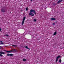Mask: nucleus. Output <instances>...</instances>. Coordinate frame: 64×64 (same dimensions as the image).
I'll return each mask as SVG.
<instances>
[{
  "instance_id": "1",
  "label": "nucleus",
  "mask_w": 64,
  "mask_h": 64,
  "mask_svg": "<svg viewBox=\"0 0 64 64\" xmlns=\"http://www.w3.org/2000/svg\"><path fill=\"white\" fill-rule=\"evenodd\" d=\"M30 12L29 13V15H31V16H34V14L32 13V12H33L35 14H36L35 11L34 10H31L30 11Z\"/></svg>"
},
{
  "instance_id": "2",
  "label": "nucleus",
  "mask_w": 64,
  "mask_h": 64,
  "mask_svg": "<svg viewBox=\"0 0 64 64\" xmlns=\"http://www.w3.org/2000/svg\"><path fill=\"white\" fill-rule=\"evenodd\" d=\"M25 19H26V16H24V18L23 19V20L22 21V25L24 24V21H25Z\"/></svg>"
},
{
  "instance_id": "3",
  "label": "nucleus",
  "mask_w": 64,
  "mask_h": 64,
  "mask_svg": "<svg viewBox=\"0 0 64 64\" xmlns=\"http://www.w3.org/2000/svg\"><path fill=\"white\" fill-rule=\"evenodd\" d=\"M1 12L2 13H5V10L2 8L1 10Z\"/></svg>"
},
{
  "instance_id": "4",
  "label": "nucleus",
  "mask_w": 64,
  "mask_h": 64,
  "mask_svg": "<svg viewBox=\"0 0 64 64\" xmlns=\"http://www.w3.org/2000/svg\"><path fill=\"white\" fill-rule=\"evenodd\" d=\"M61 56H57L56 58V62H57V61H58V58H60V57Z\"/></svg>"
},
{
  "instance_id": "5",
  "label": "nucleus",
  "mask_w": 64,
  "mask_h": 64,
  "mask_svg": "<svg viewBox=\"0 0 64 64\" xmlns=\"http://www.w3.org/2000/svg\"><path fill=\"white\" fill-rule=\"evenodd\" d=\"M13 55V54H7V56H12Z\"/></svg>"
},
{
  "instance_id": "6",
  "label": "nucleus",
  "mask_w": 64,
  "mask_h": 64,
  "mask_svg": "<svg viewBox=\"0 0 64 64\" xmlns=\"http://www.w3.org/2000/svg\"><path fill=\"white\" fill-rule=\"evenodd\" d=\"M56 20V19L55 18H51V21H53L54 20Z\"/></svg>"
},
{
  "instance_id": "7",
  "label": "nucleus",
  "mask_w": 64,
  "mask_h": 64,
  "mask_svg": "<svg viewBox=\"0 0 64 64\" xmlns=\"http://www.w3.org/2000/svg\"><path fill=\"white\" fill-rule=\"evenodd\" d=\"M63 1V0H59L57 2L58 3H60L62 1Z\"/></svg>"
},
{
  "instance_id": "8",
  "label": "nucleus",
  "mask_w": 64,
  "mask_h": 64,
  "mask_svg": "<svg viewBox=\"0 0 64 64\" xmlns=\"http://www.w3.org/2000/svg\"><path fill=\"white\" fill-rule=\"evenodd\" d=\"M4 51H5V52H8V53H10V52H10V51H7L6 50H4Z\"/></svg>"
},
{
  "instance_id": "9",
  "label": "nucleus",
  "mask_w": 64,
  "mask_h": 64,
  "mask_svg": "<svg viewBox=\"0 0 64 64\" xmlns=\"http://www.w3.org/2000/svg\"><path fill=\"white\" fill-rule=\"evenodd\" d=\"M25 48H26L28 49H29V50H30V48H28V46H25Z\"/></svg>"
},
{
  "instance_id": "10",
  "label": "nucleus",
  "mask_w": 64,
  "mask_h": 64,
  "mask_svg": "<svg viewBox=\"0 0 64 64\" xmlns=\"http://www.w3.org/2000/svg\"><path fill=\"white\" fill-rule=\"evenodd\" d=\"M56 34H57V32H54V35H56Z\"/></svg>"
},
{
  "instance_id": "11",
  "label": "nucleus",
  "mask_w": 64,
  "mask_h": 64,
  "mask_svg": "<svg viewBox=\"0 0 64 64\" xmlns=\"http://www.w3.org/2000/svg\"><path fill=\"white\" fill-rule=\"evenodd\" d=\"M4 36H6V37H8L9 36V35L8 34H5L4 35Z\"/></svg>"
},
{
  "instance_id": "12",
  "label": "nucleus",
  "mask_w": 64,
  "mask_h": 64,
  "mask_svg": "<svg viewBox=\"0 0 64 64\" xmlns=\"http://www.w3.org/2000/svg\"><path fill=\"white\" fill-rule=\"evenodd\" d=\"M0 54H5V53H4V52H1Z\"/></svg>"
},
{
  "instance_id": "13",
  "label": "nucleus",
  "mask_w": 64,
  "mask_h": 64,
  "mask_svg": "<svg viewBox=\"0 0 64 64\" xmlns=\"http://www.w3.org/2000/svg\"><path fill=\"white\" fill-rule=\"evenodd\" d=\"M26 60L25 59H23V61H26Z\"/></svg>"
},
{
  "instance_id": "14",
  "label": "nucleus",
  "mask_w": 64,
  "mask_h": 64,
  "mask_svg": "<svg viewBox=\"0 0 64 64\" xmlns=\"http://www.w3.org/2000/svg\"><path fill=\"white\" fill-rule=\"evenodd\" d=\"M12 46H14V47H17V46L15 45H14L12 44Z\"/></svg>"
},
{
  "instance_id": "15",
  "label": "nucleus",
  "mask_w": 64,
  "mask_h": 64,
  "mask_svg": "<svg viewBox=\"0 0 64 64\" xmlns=\"http://www.w3.org/2000/svg\"><path fill=\"white\" fill-rule=\"evenodd\" d=\"M16 50L14 49V50L13 51V52H16Z\"/></svg>"
},
{
  "instance_id": "16",
  "label": "nucleus",
  "mask_w": 64,
  "mask_h": 64,
  "mask_svg": "<svg viewBox=\"0 0 64 64\" xmlns=\"http://www.w3.org/2000/svg\"><path fill=\"white\" fill-rule=\"evenodd\" d=\"M34 22H36V19H34Z\"/></svg>"
},
{
  "instance_id": "17",
  "label": "nucleus",
  "mask_w": 64,
  "mask_h": 64,
  "mask_svg": "<svg viewBox=\"0 0 64 64\" xmlns=\"http://www.w3.org/2000/svg\"><path fill=\"white\" fill-rule=\"evenodd\" d=\"M59 62H61V60L60 59Z\"/></svg>"
},
{
  "instance_id": "18",
  "label": "nucleus",
  "mask_w": 64,
  "mask_h": 64,
  "mask_svg": "<svg viewBox=\"0 0 64 64\" xmlns=\"http://www.w3.org/2000/svg\"><path fill=\"white\" fill-rule=\"evenodd\" d=\"M26 11H28V8H26Z\"/></svg>"
},
{
  "instance_id": "19",
  "label": "nucleus",
  "mask_w": 64,
  "mask_h": 64,
  "mask_svg": "<svg viewBox=\"0 0 64 64\" xmlns=\"http://www.w3.org/2000/svg\"><path fill=\"white\" fill-rule=\"evenodd\" d=\"M3 56V55H2V54H0V57H2V56Z\"/></svg>"
},
{
  "instance_id": "20",
  "label": "nucleus",
  "mask_w": 64,
  "mask_h": 64,
  "mask_svg": "<svg viewBox=\"0 0 64 64\" xmlns=\"http://www.w3.org/2000/svg\"><path fill=\"white\" fill-rule=\"evenodd\" d=\"M0 44H4V43L3 42H0Z\"/></svg>"
},
{
  "instance_id": "21",
  "label": "nucleus",
  "mask_w": 64,
  "mask_h": 64,
  "mask_svg": "<svg viewBox=\"0 0 64 64\" xmlns=\"http://www.w3.org/2000/svg\"><path fill=\"white\" fill-rule=\"evenodd\" d=\"M55 23H53L52 24L53 25H55Z\"/></svg>"
},
{
  "instance_id": "22",
  "label": "nucleus",
  "mask_w": 64,
  "mask_h": 64,
  "mask_svg": "<svg viewBox=\"0 0 64 64\" xmlns=\"http://www.w3.org/2000/svg\"><path fill=\"white\" fill-rule=\"evenodd\" d=\"M0 52L1 53H2V50H0Z\"/></svg>"
},
{
  "instance_id": "23",
  "label": "nucleus",
  "mask_w": 64,
  "mask_h": 64,
  "mask_svg": "<svg viewBox=\"0 0 64 64\" xmlns=\"http://www.w3.org/2000/svg\"><path fill=\"white\" fill-rule=\"evenodd\" d=\"M2 30V29L1 28H0V31H1Z\"/></svg>"
},
{
  "instance_id": "24",
  "label": "nucleus",
  "mask_w": 64,
  "mask_h": 64,
  "mask_svg": "<svg viewBox=\"0 0 64 64\" xmlns=\"http://www.w3.org/2000/svg\"><path fill=\"white\" fill-rule=\"evenodd\" d=\"M2 47H1V46H0V49H1V48H2Z\"/></svg>"
},
{
  "instance_id": "25",
  "label": "nucleus",
  "mask_w": 64,
  "mask_h": 64,
  "mask_svg": "<svg viewBox=\"0 0 64 64\" xmlns=\"http://www.w3.org/2000/svg\"><path fill=\"white\" fill-rule=\"evenodd\" d=\"M10 52H13V51H12V50H11V51H10Z\"/></svg>"
},
{
  "instance_id": "26",
  "label": "nucleus",
  "mask_w": 64,
  "mask_h": 64,
  "mask_svg": "<svg viewBox=\"0 0 64 64\" xmlns=\"http://www.w3.org/2000/svg\"><path fill=\"white\" fill-rule=\"evenodd\" d=\"M0 42H2V41H0Z\"/></svg>"
},
{
  "instance_id": "27",
  "label": "nucleus",
  "mask_w": 64,
  "mask_h": 64,
  "mask_svg": "<svg viewBox=\"0 0 64 64\" xmlns=\"http://www.w3.org/2000/svg\"><path fill=\"white\" fill-rule=\"evenodd\" d=\"M55 22L56 23H57V22Z\"/></svg>"
},
{
  "instance_id": "28",
  "label": "nucleus",
  "mask_w": 64,
  "mask_h": 64,
  "mask_svg": "<svg viewBox=\"0 0 64 64\" xmlns=\"http://www.w3.org/2000/svg\"><path fill=\"white\" fill-rule=\"evenodd\" d=\"M31 0V1H32V0Z\"/></svg>"
},
{
  "instance_id": "29",
  "label": "nucleus",
  "mask_w": 64,
  "mask_h": 64,
  "mask_svg": "<svg viewBox=\"0 0 64 64\" xmlns=\"http://www.w3.org/2000/svg\"><path fill=\"white\" fill-rule=\"evenodd\" d=\"M21 36H20L19 37H21Z\"/></svg>"
},
{
  "instance_id": "30",
  "label": "nucleus",
  "mask_w": 64,
  "mask_h": 64,
  "mask_svg": "<svg viewBox=\"0 0 64 64\" xmlns=\"http://www.w3.org/2000/svg\"><path fill=\"white\" fill-rule=\"evenodd\" d=\"M22 36H21V37L20 38H22Z\"/></svg>"
}]
</instances>
